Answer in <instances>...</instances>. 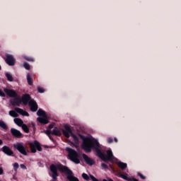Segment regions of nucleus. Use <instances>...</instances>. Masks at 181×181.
<instances>
[{
  "label": "nucleus",
  "instance_id": "1",
  "mask_svg": "<svg viewBox=\"0 0 181 181\" xmlns=\"http://www.w3.org/2000/svg\"><path fill=\"white\" fill-rule=\"evenodd\" d=\"M82 148L85 152H88V153L91 152L92 149H95L98 156H99L103 162H110V160H111V158L100 149V143L98 142V140L94 138L88 137L84 139L82 144Z\"/></svg>",
  "mask_w": 181,
  "mask_h": 181
},
{
  "label": "nucleus",
  "instance_id": "2",
  "mask_svg": "<svg viewBox=\"0 0 181 181\" xmlns=\"http://www.w3.org/2000/svg\"><path fill=\"white\" fill-rule=\"evenodd\" d=\"M65 150L68 153L69 159H70L71 162H74V163L78 165V163H80V156H78L77 151L69 147H66Z\"/></svg>",
  "mask_w": 181,
  "mask_h": 181
},
{
  "label": "nucleus",
  "instance_id": "3",
  "mask_svg": "<svg viewBox=\"0 0 181 181\" xmlns=\"http://www.w3.org/2000/svg\"><path fill=\"white\" fill-rule=\"evenodd\" d=\"M62 132L65 138H70V135H71L75 144H78V137H77L76 134H73L70 126L67 124L64 125V130H63Z\"/></svg>",
  "mask_w": 181,
  "mask_h": 181
},
{
  "label": "nucleus",
  "instance_id": "4",
  "mask_svg": "<svg viewBox=\"0 0 181 181\" xmlns=\"http://www.w3.org/2000/svg\"><path fill=\"white\" fill-rule=\"evenodd\" d=\"M37 115L39 117L37 118V121L40 122V124H43L46 125V124H49V119L47 118V115H46V112H45L42 109H39L37 112Z\"/></svg>",
  "mask_w": 181,
  "mask_h": 181
},
{
  "label": "nucleus",
  "instance_id": "5",
  "mask_svg": "<svg viewBox=\"0 0 181 181\" xmlns=\"http://www.w3.org/2000/svg\"><path fill=\"white\" fill-rule=\"evenodd\" d=\"M18 112V113H16ZM18 114H21V115H23L25 117H29V113L25 110H23V109L19 108V107H16L14 109V110H11L9 111V115L11 117H13V118H16L18 117H19V115Z\"/></svg>",
  "mask_w": 181,
  "mask_h": 181
},
{
  "label": "nucleus",
  "instance_id": "6",
  "mask_svg": "<svg viewBox=\"0 0 181 181\" xmlns=\"http://www.w3.org/2000/svg\"><path fill=\"white\" fill-rule=\"evenodd\" d=\"M13 148L17 149V151L22 155H24V156L28 155V148H26V146L23 145V143H16L13 144Z\"/></svg>",
  "mask_w": 181,
  "mask_h": 181
},
{
  "label": "nucleus",
  "instance_id": "7",
  "mask_svg": "<svg viewBox=\"0 0 181 181\" xmlns=\"http://www.w3.org/2000/svg\"><path fill=\"white\" fill-rule=\"evenodd\" d=\"M30 148L32 153H36V149H37L39 152H42V146H40V143L37 141H35L34 143H31L30 144Z\"/></svg>",
  "mask_w": 181,
  "mask_h": 181
},
{
  "label": "nucleus",
  "instance_id": "8",
  "mask_svg": "<svg viewBox=\"0 0 181 181\" xmlns=\"http://www.w3.org/2000/svg\"><path fill=\"white\" fill-rule=\"evenodd\" d=\"M5 62L8 66H15L16 64V59L13 57V55L7 54H6Z\"/></svg>",
  "mask_w": 181,
  "mask_h": 181
},
{
  "label": "nucleus",
  "instance_id": "9",
  "mask_svg": "<svg viewBox=\"0 0 181 181\" xmlns=\"http://www.w3.org/2000/svg\"><path fill=\"white\" fill-rule=\"evenodd\" d=\"M4 91L11 98H15L18 97V93L13 89H8L6 88H4Z\"/></svg>",
  "mask_w": 181,
  "mask_h": 181
},
{
  "label": "nucleus",
  "instance_id": "10",
  "mask_svg": "<svg viewBox=\"0 0 181 181\" xmlns=\"http://www.w3.org/2000/svg\"><path fill=\"white\" fill-rule=\"evenodd\" d=\"M10 104L13 105V107H21L22 104V100L20 97L13 98V99L10 100Z\"/></svg>",
  "mask_w": 181,
  "mask_h": 181
},
{
  "label": "nucleus",
  "instance_id": "11",
  "mask_svg": "<svg viewBox=\"0 0 181 181\" xmlns=\"http://www.w3.org/2000/svg\"><path fill=\"white\" fill-rule=\"evenodd\" d=\"M28 105L32 112H36V111H37L38 106L37 103L35 100L32 99L31 100H30L28 103Z\"/></svg>",
  "mask_w": 181,
  "mask_h": 181
},
{
  "label": "nucleus",
  "instance_id": "12",
  "mask_svg": "<svg viewBox=\"0 0 181 181\" xmlns=\"http://www.w3.org/2000/svg\"><path fill=\"white\" fill-rule=\"evenodd\" d=\"M1 151L5 155H7V156H13V151L8 146H3Z\"/></svg>",
  "mask_w": 181,
  "mask_h": 181
},
{
  "label": "nucleus",
  "instance_id": "13",
  "mask_svg": "<svg viewBox=\"0 0 181 181\" xmlns=\"http://www.w3.org/2000/svg\"><path fill=\"white\" fill-rule=\"evenodd\" d=\"M31 100L32 98L30 97V95L28 93L23 95L21 97V103H23L24 105H28V104H29V101Z\"/></svg>",
  "mask_w": 181,
  "mask_h": 181
},
{
  "label": "nucleus",
  "instance_id": "14",
  "mask_svg": "<svg viewBox=\"0 0 181 181\" xmlns=\"http://www.w3.org/2000/svg\"><path fill=\"white\" fill-rule=\"evenodd\" d=\"M11 132L13 136L15 138H23V134L21 132V131L16 129L11 128Z\"/></svg>",
  "mask_w": 181,
  "mask_h": 181
},
{
  "label": "nucleus",
  "instance_id": "15",
  "mask_svg": "<svg viewBox=\"0 0 181 181\" xmlns=\"http://www.w3.org/2000/svg\"><path fill=\"white\" fill-rule=\"evenodd\" d=\"M82 158H83L86 163H87V165H88L89 166H93V165H94L95 163L94 160L91 159L85 153L82 154Z\"/></svg>",
  "mask_w": 181,
  "mask_h": 181
},
{
  "label": "nucleus",
  "instance_id": "16",
  "mask_svg": "<svg viewBox=\"0 0 181 181\" xmlns=\"http://www.w3.org/2000/svg\"><path fill=\"white\" fill-rule=\"evenodd\" d=\"M70 172H64V173H67L68 176H67V179L69 181H80L78 180V178L73 176V171H71V170L69 169Z\"/></svg>",
  "mask_w": 181,
  "mask_h": 181
},
{
  "label": "nucleus",
  "instance_id": "17",
  "mask_svg": "<svg viewBox=\"0 0 181 181\" xmlns=\"http://www.w3.org/2000/svg\"><path fill=\"white\" fill-rule=\"evenodd\" d=\"M52 135H55V136H61L62 132H60V129H59V128L54 127L52 130Z\"/></svg>",
  "mask_w": 181,
  "mask_h": 181
},
{
  "label": "nucleus",
  "instance_id": "18",
  "mask_svg": "<svg viewBox=\"0 0 181 181\" xmlns=\"http://www.w3.org/2000/svg\"><path fill=\"white\" fill-rule=\"evenodd\" d=\"M14 122L18 125V127H21L23 124V120L19 118H15Z\"/></svg>",
  "mask_w": 181,
  "mask_h": 181
},
{
  "label": "nucleus",
  "instance_id": "19",
  "mask_svg": "<svg viewBox=\"0 0 181 181\" xmlns=\"http://www.w3.org/2000/svg\"><path fill=\"white\" fill-rule=\"evenodd\" d=\"M27 81L29 86L33 85V79L30 77V74L29 73L27 74Z\"/></svg>",
  "mask_w": 181,
  "mask_h": 181
},
{
  "label": "nucleus",
  "instance_id": "20",
  "mask_svg": "<svg viewBox=\"0 0 181 181\" xmlns=\"http://www.w3.org/2000/svg\"><path fill=\"white\" fill-rule=\"evenodd\" d=\"M117 166L122 169V170H124V169H127V163H122V162H119L117 163Z\"/></svg>",
  "mask_w": 181,
  "mask_h": 181
},
{
  "label": "nucleus",
  "instance_id": "21",
  "mask_svg": "<svg viewBox=\"0 0 181 181\" xmlns=\"http://www.w3.org/2000/svg\"><path fill=\"white\" fill-rule=\"evenodd\" d=\"M22 129L25 132V134H29V127H28V125L23 124L22 126Z\"/></svg>",
  "mask_w": 181,
  "mask_h": 181
},
{
  "label": "nucleus",
  "instance_id": "22",
  "mask_svg": "<svg viewBox=\"0 0 181 181\" xmlns=\"http://www.w3.org/2000/svg\"><path fill=\"white\" fill-rule=\"evenodd\" d=\"M6 77L8 81H13V76H12V74L9 73H6Z\"/></svg>",
  "mask_w": 181,
  "mask_h": 181
},
{
  "label": "nucleus",
  "instance_id": "23",
  "mask_svg": "<svg viewBox=\"0 0 181 181\" xmlns=\"http://www.w3.org/2000/svg\"><path fill=\"white\" fill-rule=\"evenodd\" d=\"M0 127L1 128H2L3 129H8V126L6 125V124L5 123V122L0 120Z\"/></svg>",
  "mask_w": 181,
  "mask_h": 181
},
{
  "label": "nucleus",
  "instance_id": "24",
  "mask_svg": "<svg viewBox=\"0 0 181 181\" xmlns=\"http://www.w3.org/2000/svg\"><path fill=\"white\" fill-rule=\"evenodd\" d=\"M23 67L25 70H30V65L27 62L23 64Z\"/></svg>",
  "mask_w": 181,
  "mask_h": 181
},
{
  "label": "nucleus",
  "instance_id": "25",
  "mask_svg": "<svg viewBox=\"0 0 181 181\" xmlns=\"http://www.w3.org/2000/svg\"><path fill=\"white\" fill-rule=\"evenodd\" d=\"M107 156H108L109 158H110L111 159H112V156H114L112 155V151L111 150H107Z\"/></svg>",
  "mask_w": 181,
  "mask_h": 181
},
{
  "label": "nucleus",
  "instance_id": "26",
  "mask_svg": "<svg viewBox=\"0 0 181 181\" xmlns=\"http://www.w3.org/2000/svg\"><path fill=\"white\" fill-rule=\"evenodd\" d=\"M45 132L46 135L49 136V139H52V138L50 137V135H52V130L47 129Z\"/></svg>",
  "mask_w": 181,
  "mask_h": 181
},
{
  "label": "nucleus",
  "instance_id": "27",
  "mask_svg": "<svg viewBox=\"0 0 181 181\" xmlns=\"http://www.w3.org/2000/svg\"><path fill=\"white\" fill-rule=\"evenodd\" d=\"M82 177L85 180H90V177H88V175L87 174H86V173H83L82 174Z\"/></svg>",
  "mask_w": 181,
  "mask_h": 181
},
{
  "label": "nucleus",
  "instance_id": "28",
  "mask_svg": "<svg viewBox=\"0 0 181 181\" xmlns=\"http://www.w3.org/2000/svg\"><path fill=\"white\" fill-rule=\"evenodd\" d=\"M19 168V164L18 163H15L13 164V169L15 171L18 170V169Z\"/></svg>",
  "mask_w": 181,
  "mask_h": 181
},
{
  "label": "nucleus",
  "instance_id": "29",
  "mask_svg": "<svg viewBox=\"0 0 181 181\" xmlns=\"http://www.w3.org/2000/svg\"><path fill=\"white\" fill-rule=\"evenodd\" d=\"M138 176H139V177H141V179H142L143 180H145V179H146V177H145V175H142V173H138Z\"/></svg>",
  "mask_w": 181,
  "mask_h": 181
},
{
  "label": "nucleus",
  "instance_id": "30",
  "mask_svg": "<svg viewBox=\"0 0 181 181\" xmlns=\"http://www.w3.org/2000/svg\"><path fill=\"white\" fill-rule=\"evenodd\" d=\"M37 91L38 93H45V89H43V88H41L40 86L37 87Z\"/></svg>",
  "mask_w": 181,
  "mask_h": 181
},
{
  "label": "nucleus",
  "instance_id": "31",
  "mask_svg": "<svg viewBox=\"0 0 181 181\" xmlns=\"http://www.w3.org/2000/svg\"><path fill=\"white\" fill-rule=\"evenodd\" d=\"M0 97H6V95L5 94L4 90H2V89L1 88H0Z\"/></svg>",
  "mask_w": 181,
  "mask_h": 181
},
{
  "label": "nucleus",
  "instance_id": "32",
  "mask_svg": "<svg viewBox=\"0 0 181 181\" xmlns=\"http://www.w3.org/2000/svg\"><path fill=\"white\" fill-rule=\"evenodd\" d=\"M113 141H114V139H112V137L107 138V143L108 144H112Z\"/></svg>",
  "mask_w": 181,
  "mask_h": 181
},
{
  "label": "nucleus",
  "instance_id": "33",
  "mask_svg": "<svg viewBox=\"0 0 181 181\" xmlns=\"http://www.w3.org/2000/svg\"><path fill=\"white\" fill-rule=\"evenodd\" d=\"M101 166L103 168V169H108V165H107L105 163H101Z\"/></svg>",
  "mask_w": 181,
  "mask_h": 181
},
{
  "label": "nucleus",
  "instance_id": "34",
  "mask_svg": "<svg viewBox=\"0 0 181 181\" xmlns=\"http://www.w3.org/2000/svg\"><path fill=\"white\" fill-rule=\"evenodd\" d=\"M25 60H27V62H33V59L31 57H25Z\"/></svg>",
  "mask_w": 181,
  "mask_h": 181
},
{
  "label": "nucleus",
  "instance_id": "35",
  "mask_svg": "<svg viewBox=\"0 0 181 181\" xmlns=\"http://www.w3.org/2000/svg\"><path fill=\"white\" fill-rule=\"evenodd\" d=\"M4 175V168H2L1 167H0V175Z\"/></svg>",
  "mask_w": 181,
  "mask_h": 181
},
{
  "label": "nucleus",
  "instance_id": "36",
  "mask_svg": "<svg viewBox=\"0 0 181 181\" xmlns=\"http://www.w3.org/2000/svg\"><path fill=\"white\" fill-rule=\"evenodd\" d=\"M123 179H124V180H128V181L131 180L130 178H129L128 177H125V176L123 177Z\"/></svg>",
  "mask_w": 181,
  "mask_h": 181
},
{
  "label": "nucleus",
  "instance_id": "37",
  "mask_svg": "<svg viewBox=\"0 0 181 181\" xmlns=\"http://www.w3.org/2000/svg\"><path fill=\"white\" fill-rule=\"evenodd\" d=\"M54 127V126L52 124H51L49 125L48 128H49V129H53Z\"/></svg>",
  "mask_w": 181,
  "mask_h": 181
},
{
  "label": "nucleus",
  "instance_id": "38",
  "mask_svg": "<svg viewBox=\"0 0 181 181\" xmlns=\"http://www.w3.org/2000/svg\"><path fill=\"white\" fill-rule=\"evenodd\" d=\"M21 169H26V166L23 164H21Z\"/></svg>",
  "mask_w": 181,
  "mask_h": 181
},
{
  "label": "nucleus",
  "instance_id": "39",
  "mask_svg": "<svg viewBox=\"0 0 181 181\" xmlns=\"http://www.w3.org/2000/svg\"><path fill=\"white\" fill-rule=\"evenodd\" d=\"M114 141H115V142L117 143V142H118V139H117L116 137H115V138H114Z\"/></svg>",
  "mask_w": 181,
  "mask_h": 181
},
{
  "label": "nucleus",
  "instance_id": "40",
  "mask_svg": "<svg viewBox=\"0 0 181 181\" xmlns=\"http://www.w3.org/2000/svg\"><path fill=\"white\" fill-rule=\"evenodd\" d=\"M4 144V141H2V139H0V146Z\"/></svg>",
  "mask_w": 181,
  "mask_h": 181
},
{
  "label": "nucleus",
  "instance_id": "41",
  "mask_svg": "<svg viewBox=\"0 0 181 181\" xmlns=\"http://www.w3.org/2000/svg\"><path fill=\"white\" fill-rule=\"evenodd\" d=\"M33 129L34 131L36 129V127H35V124H33Z\"/></svg>",
  "mask_w": 181,
  "mask_h": 181
},
{
  "label": "nucleus",
  "instance_id": "42",
  "mask_svg": "<svg viewBox=\"0 0 181 181\" xmlns=\"http://www.w3.org/2000/svg\"><path fill=\"white\" fill-rule=\"evenodd\" d=\"M133 181H139L136 178H133Z\"/></svg>",
  "mask_w": 181,
  "mask_h": 181
},
{
  "label": "nucleus",
  "instance_id": "43",
  "mask_svg": "<svg viewBox=\"0 0 181 181\" xmlns=\"http://www.w3.org/2000/svg\"><path fill=\"white\" fill-rule=\"evenodd\" d=\"M1 69H2V67H1V65H0V70H1Z\"/></svg>",
  "mask_w": 181,
  "mask_h": 181
},
{
  "label": "nucleus",
  "instance_id": "44",
  "mask_svg": "<svg viewBox=\"0 0 181 181\" xmlns=\"http://www.w3.org/2000/svg\"><path fill=\"white\" fill-rule=\"evenodd\" d=\"M110 168H112V165H110Z\"/></svg>",
  "mask_w": 181,
  "mask_h": 181
}]
</instances>
